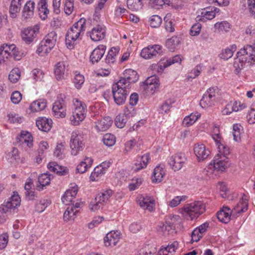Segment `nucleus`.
<instances>
[{
    "mask_svg": "<svg viewBox=\"0 0 255 255\" xmlns=\"http://www.w3.org/2000/svg\"><path fill=\"white\" fill-rule=\"evenodd\" d=\"M255 63V42L253 44L245 46L237 53V57L235 59L234 67L236 74L248 66Z\"/></svg>",
    "mask_w": 255,
    "mask_h": 255,
    "instance_id": "f257e3e1",
    "label": "nucleus"
},
{
    "mask_svg": "<svg viewBox=\"0 0 255 255\" xmlns=\"http://www.w3.org/2000/svg\"><path fill=\"white\" fill-rule=\"evenodd\" d=\"M86 19L81 18L69 29L66 35V44L69 48H72L74 42L82 39L86 28Z\"/></svg>",
    "mask_w": 255,
    "mask_h": 255,
    "instance_id": "f03ea898",
    "label": "nucleus"
},
{
    "mask_svg": "<svg viewBox=\"0 0 255 255\" xmlns=\"http://www.w3.org/2000/svg\"><path fill=\"white\" fill-rule=\"evenodd\" d=\"M205 209V206L201 201H195L185 205L181 213L185 218L192 220L202 214Z\"/></svg>",
    "mask_w": 255,
    "mask_h": 255,
    "instance_id": "7ed1b4c3",
    "label": "nucleus"
},
{
    "mask_svg": "<svg viewBox=\"0 0 255 255\" xmlns=\"http://www.w3.org/2000/svg\"><path fill=\"white\" fill-rule=\"evenodd\" d=\"M73 104L75 106V110L70 117V121L72 125L77 126L85 118L87 106L85 103L77 99L74 100Z\"/></svg>",
    "mask_w": 255,
    "mask_h": 255,
    "instance_id": "20e7f679",
    "label": "nucleus"
},
{
    "mask_svg": "<svg viewBox=\"0 0 255 255\" xmlns=\"http://www.w3.org/2000/svg\"><path fill=\"white\" fill-rule=\"evenodd\" d=\"M57 40V34L55 31L49 33L39 44L37 53L41 56L48 53L54 47Z\"/></svg>",
    "mask_w": 255,
    "mask_h": 255,
    "instance_id": "39448f33",
    "label": "nucleus"
},
{
    "mask_svg": "<svg viewBox=\"0 0 255 255\" xmlns=\"http://www.w3.org/2000/svg\"><path fill=\"white\" fill-rule=\"evenodd\" d=\"M121 83V82H117L112 86V94L114 101L119 106L125 103L130 89Z\"/></svg>",
    "mask_w": 255,
    "mask_h": 255,
    "instance_id": "423d86ee",
    "label": "nucleus"
},
{
    "mask_svg": "<svg viewBox=\"0 0 255 255\" xmlns=\"http://www.w3.org/2000/svg\"><path fill=\"white\" fill-rule=\"evenodd\" d=\"M218 95V89L217 87L209 88L206 93L204 94L200 100V105L203 108L210 107L215 105L217 97Z\"/></svg>",
    "mask_w": 255,
    "mask_h": 255,
    "instance_id": "0eeeda50",
    "label": "nucleus"
},
{
    "mask_svg": "<svg viewBox=\"0 0 255 255\" xmlns=\"http://www.w3.org/2000/svg\"><path fill=\"white\" fill-rule=\"evenodd\" d=\"M219 152V153L214 157L213 163H210L208 168L224 171L229 166L228 158L226 157L228 154Z\"/></svg>",
    "mask_w": 255,
    "mask_h": 255,
    "instance_id": "6e6552de",
    "label": "nucleus"
},
{
    "mask_svg": "<svg viewBox=\"0 0 255 255\" xmlns=\"http://www.w3.org/2000/svg\"><path fill=\"white\" fill-rule=\"evenodd\" d=\"M179 219V216L175 215L172 216L169 220H167L165 223L163 222L159 223L157 228L158 232L164 235L172 234L176 229V226Z\"/></svg>",
    "mask_w": 255,
    "mask_h": 255,
    "instance_id": "1a4fd4ad",
    "label": "nucleus"
},
{
    "mask_svg": "<svg viewBox=\"0 0 255 255\" xmlns=\"http://www.w3.org/2000/svg\"><path fill=\"white\" fill-rule=\"evenodd\" d=\"M113 194L111 189L104 191L99 193L95 198L94 201H92L90 204V209L92 211H96L102 207L106 203Z\"/></svg>",
    "mask_w": 255,
    "mask_h": 255,
    "instance_id": "9d476101",
    "label": "nucleus"
},
{
    "mask_svg": "<svg viewBox=\"0 0 255 255\" xmlns=\"http://www.w3.org/2000/svg\"><path fill=\"white\" fill-rule=\"evenodd\" d=\"M20 201L18 194L14 193L7 202L0 206V212L2 213H11L20 206Z\"/></svg>",
    "mask_w": 255,
    "mask_h": 255,
    "instance_id": "9b49d317",
    "label": "nucleus"
},
{
    "mask_svg": "<svg viewBox=\"0 0 255 255\" xmlns=\"http://www.w3.org/2000/svg\"><path fill=\"white\" fill-rule=\"evenodd\" d=\"M65 99L64 94H60L53 104L52 111L57 118H64L66 116Z\"/></svg>",
    "mask_w": 255,
    "mask_h": 255,
    "instance_id": "f8f14e48",
    "label": "nucleus"
},
{
    "mask_svg": "<svg viewBox=\"0 0 255 255\" xmlns=\"http://www.w3.org/2000/svg\"><path fill=\"white\" fill-rule=\"evenodd\" d=\"M162 46L159 45H149L142 49L140 56L145 59L154 58L162 54Z\"/></svg>",
    "mask_w": 255,
    "mask_h": 255,
    "instance_id": "ddd939ff",
    "label": "nucleus"
},
{
    "mask_svg": "<svg viewBox=\"0 0 255 255\" xmlns=\"http://www.w3.org/2000/svg\"><path fill=\"white\" fill-rule=\"evenodd\" d=\"M82 139L81 135L78 134L76 132H72L70 139V147L72 155H77L79 151L84 148V145Z\"/></svg>",
    "mask_w": 255,
    "mask_h": 255,
    "instance_id": "4468645a",
    "label": "nucleus"
},
{
    "mask_svg": "<svg viewBox=\"0 0 255 255\" xmlns=\"http://www.w3.org/2000/svg\"><path fill=\"white\" fill-rule=\"evenodd\" d=\"M39 32V27L34 25L33 27L25 28L21 30V36L22 40L26 44H30L34 41Z\"/></svg>",
    "mask_w": 255,
    "mask_h": 255,
    "instance_id": "2eb2a0df",
    "label": "nucleus"
},
{
    "mask_svg": "<svg viewBox=\"0 0 255 255\" xmlns=\"http://www.w3.org/2000/svg\"><path fill=\"white\" fill-rule=\"evenodd\" d=\"M124 76L118 82H121L122 85L129 89L131 88V84L136 82L138 79L137 72L130 69L126 70L124 73Z\"/></svg>",
    "mask_w": 255,
    "mask_h": 255,
    "instance_id": "dca6fc26",
    "label": "nucleus"
},
{
    "mask_svg": "<svg viewBox=\"0 0 255 255\" xmlns=\"http://www.w3.org/2000/svg\"><path fill=\"white\" fill-rule=\"evenodd\" d=\"M186 161V158L184 153H178L170 157L168 162L171 168L176 171L182 168Z\"/></svg>",
    "mask_w": 255,
    "mask_h": 255,
    "instance_id": "f3484780",
    "label": "nucleus"
},
{
    "mask_svg": "<svg viewBox=\"0 0 255 255\" xmlns=\"http://www.w3.org/2000/svg\"><path fill=\"white\" fill-rule=\"evenodd\" d=\"M212 137L218 146L219 152L224 154L229 153V147L221 142L222 137L220 134L219 128L218 126H215L213 127L212 131Z\"/></svg>",
    "mask_w": 255,
    "mask_h": 255,
    "instance_id": "a211bd4d",
    "label": "nucleus"
},
{
    "mask_svg": "<svg viewBox=\"0 0 255 255\" xmlns=\"http://www.w3.org/2000/svg\"><path fill=\"white\" fill-rule=\"evenodd\" d=\"M137 201L139 206L144 210L152 212L155 210V200L150 196L139 195L137 197Z\"/></svg>",
    "mask_w": 255,
    "mask_h": 255,
    "instance_id": "6ab92c4d",
    "label": "nucleus"
},
{
    "mask_svg": "<svg viewBox=\"0 0 255 255\" xmlns=\"http://www.w3.org/2000/svg\"><path fill=\"white\" fill-rule=\"evenodd\" d=\"M159 81L155 75L151 76L147 78L143 85V88L149 94H153L155 90L158 87Z\"/></svg>",
    "mask_w": 255,
    "mask_h": 255,
    "instance_id": "aec40b11",
    "label": "nucleus"
},
{
    "mask_svg": "<svg viewBox=\"0 0 255 255\" xmlns=\"http://www.w3.org/2000/svg\"><path fill=\"white\" fill-rule=\"evenodd\" d=\"M248 207V197L243 194L240 201L234 206L231 211L232 216H235L236 214L246 212Z\"/></svg>",
    "mask_w": 255,
    "mask_h": 255,
    "instance_id": "412c9836",
    "label": "nucleus"
},
{
    "mask_svg": "<svg viewBox=\"0 0 255 255\" xmlns=\"http://www.w3.org/2000/svg\"><path fill=\"white\" fill-rule=\"evenodd\" d=\"M91 39L94 41H99L104 39L106 36L105 27L99 25L94 27L89 33Z\"/></svg>",
    "mask_w": 255,
    "mask_h": 255,
    "instance_id": "4be33fe9",
    "label": "nucleus"
},
{
    "mask_svg": "<svg viewBox=\"0 0 255 255\" xmlns=\"http://www.w3.org/2000/svg\"><path fill=\"white\" fill-rule=\"evenodd\" d=\"M194 152L199 161L205 160L209 156L210 151L203 144H195Z\"/></svg>",
    "mask_w": 255,
    "mask_h": 255,
    "instance_id": "5701e85b",
    "label": "nucleus"
},
{
    "mask_svg": "<svg viewBox=\"0 0 255 255\" xmlns=\"http://www.w3.org/2000/svg\"><path fill=\"white\" fill-rule=\"evenodd\" d=\"M120 235L118 231H111L104 238V243L107 247H114L119 242Z\"/></svg>",
    "mask_w": 255,
    "mask_h": 255,
    "instance_id": "b1692460",
    "label": "nucleus"
},
{
    "mask_svg": "<svg viewBox=\"0 0 255 255\" xmlns=\"http://www.w3.org/2000/svg\"><path fill=\"white\" fill-rule=\"evenodd\" d=\"M106 49L104 45H100L97 46L91 53L90 60L92 63L98 62L103 57Z\"/></svg>",
    "mask_w": 255,
    "mask_h": 255,
    "instance_id": "393cba45",
    "label": "nucleus"
},
{
    "mask_svg": "<svg viewBox=\"0 0 255 255\" xmlns=\"http://www.w3.org/2000/svg\"><path fill=\"white\" fill-rule=\"evenodd\" d=\"M36 125L40 130L47 132L52 127V121L44 117H40L36 120Z\"/></svg>",
    "mask_w": 255,
    "mask_h": 255,
    "instance_id": "a878e982",
    "label": "nucleus"
},
{
    "mask_svg": "<svg viewBox=\"0 0 255 255\" xmlns=\"http://www.w3.org/2000/svg\"><path fill=\"white\" fill-rule=\"evenodd\" d=\"M113 120L109 117H104L95 123V127L98 131H104L107 130L112 125Z\"/></svg>",
    "mask_w": 255,
    "mask_h": 255,
    "instance_id": "bb28decb",
    "label": "nucleus"
},
{
    "mask_svg": "<svg viewBox=\"0 0 255 255\" xmlns=\"http://www.w3.org/2000/svg\"><path fill=\"white\" fill-rule=\"evenodd\" d=\"M78 192V186L75 185L71 187V189L67 190L64 193L62 197V201L63 203L66 205L69 204L72 201V200L75 198Z\"/></svg>",
    "mask_w": 255,
    "mask_h": 255,
    "instance_id": "cd10ccee",
    "label": "nucleus"
},
{
    "mask_svg": "<svg viewBox=\"0 0 255 255\" xmlns=\"http://www.w3.org/2000/svg\"><path fill=\"white\" fill-rule=\"evenodd\" d=\"M66 62L62 61L57 63L55 66L54 74L57 80H61L64 79L66 67Z\"/></svg>",
    "mask_w": 255,
    "mask_h": 255,
    "instance_id": "c85d7f7f",
    "label": "nucleus"
},
{
    "mask_svg": "<svg viewBox=\"0 0 255 255\" xmlns=\"http://www.w3.org/2000/svg\"><path fill=\"white\" fill-rule=\"evenodd\" d=\"M48 169L56 173L59 175H65L68 173V169L64 166H60L55 162H50L47 165Z\"/></svg>",
    "mask_w": 255,
    "mask_h": 255,
    "instance_id": "c756f323",
    "label": "nucleus"
},
{
    "mask_svg": "<svg viewBox=\"0 0 255 255\" xmlns=\"http://www.w3.org/2000/svg\"><path fill=\"white\" fill-rule=\"evenodd\" d=\"M165 175V170L160 166H157L154 169L151 176L153 183H158L161 182Z\"/></svg>",
    "mask_w": 255,
    "mask_h": 255,
    "instance_id": "7c9ffc66",
    "label": "nucleus"
},
{
    "mask_svg": "<svg viewBox=\"0 0 255 255\" xmlns=\"http://www.w3.org/2000/svg\"><path fill=\"white\" fill-rule=\"evenodd\" d=\"M149 159L150 156L148 154H145L142 155L139 158V160H136V162L132 166V170L135 172H137L146 167Z\"/></svg>",
    "mask_w": 255,
    "mask_h": 255,
    "instance_id": "2f4dec72",
    "label": "nucleus"
},
{
    "mask_svg": "<svg viewBox=\"0 0 255 255\" xmlns=\"http://www.w3.org/2000/svg\"><path fill=\"white\" fill-rule=\"evenodd\" d=\"M19 142L23 145H26L30 148L33 146V137L31 134L26 131H22L20 137L18 138Z\"/></svg>",
    "mask_w": 255,
    "mask_h": 255,
    "instance_id": "473e14b6",
    "label": "nucleus"
},
{
    "mask_svg": "<svg viewBox=\"0 0 255 255\" xmlns=\"http://www.w3.org/2000/svg\"><path fill=\"white\" fill-rule=\"evenodd\" d=\"M231 209L226 207L224 209L219 211L217 213V217L218 219L221 222L224 223H227L230 220L231 216H232Z\"/></svg>",
    "mask_w": 255,
    "mask_h": 255,
    "instance_id": "72a5a7b5",
    "label": "nucleus"
},
{
    "mask_svg": "<svg viewBox=\"0 0 255 255\" xmlns=\"http://www.w3.org/2000/svg\"><path fill=\"white\" fill-rule=\"evenodd\" d=\"M5 158L10 163H19L20 161L19 151L16 148L13 147L11 151L6 153Z\"/></svg>",
    "mask_w": 255,
    "mask_h": 255,
    "instance_id": "f704fd0d",
    "label": "nucleus"
},
{
    "mask_svg": "<svg viewBox=\"0 0 255 255\" xmlns=\"http://www.w3.org/2000/svg\"><path fill=\"white\" fill-rule=\"evenodd\" d=\"M34 5V2L31 1H28L26 3L22 11V17L23 18L28 19L33 16Z\"/></svg>",
    "mask_w": 255,
    "mask_h": 255,
    "instance_id": "c9c22d12",
    "label": "nucleus"
},
{
    "mask_svg": "<svg viewBox=\"0 0 255 255\" xmlns=\"http://www.w3.org/2000/svg\"><path fill=\"white\" fill-rule=\"evenodd\" d=\"M93 160L91 157H86L84 160L81 161L77 166L76 170L80 173L85 172L88 168H90Z\"/></svg>",
    "mask_w": 255,
    "mask_h": 255,
    "instance_id": "e433bc0d",
    "label": "nucleus"
},
{
    "mask_svg": "<svg viewBox=\"0 0 255 255\" xmlns=\"http://www.w3.org/2000/svg\"><path fill=\"white\" fill-rule=\"evenodd\" d=\"M220 9L217 7H207L201 13L202 19L211 20L215 17L216 13H218Z\"/></svg>",
    "mask_w": 255,
    "mask_h": 255,
    "instance_id": "4c0bfd02",
    "label": "nucleus"
},
{
    "mask_svg": "<svg viewBox=\"0 0 255 255\" xmlns=\"http://www.w3.org/2000/svg\"><path fill=\"white\" fill-rule=\"evenodd\" d=\"M46 106V102L44 99H39L33 102L30 109L32 112H37L44 110Z\"/></svg>",
    "mask_w": 255,
    "mask_h": 255,
    "instance_id": "58836bf2",
    "label": "nucleus"
},
{
    "mask_svg": "<svg viewBox=\"0 0 255 255\" xmlns=\"http://www.w3.org/2000/svg\"><path fill=\"white\" fill-rule=\"evenodd\" d=\"M168 67L165 61V58L161 59L157 63L153 64L150 66V69L153 72L161 74L165 68Z\"/></svg>",
    "mask_w": 255,
    "mask_h": 255,
    "instance_id": "ea45409f",
    "label": "nucleus"
},
{
    "mask_svg": "<svg viewBox=\"0 0 255 255\" xmlns=\"http://www.w3.org/2000/svg\"><path fill=\"white\" fill-rule=\"evenodd\" d=\"M214 28L216 32H227L230 29V24L227 21L218 22L214 24Z\"/></svg>",
    "mask_w": 255,
    "mask_h": 255,
    "instance_id": "a19ab883",
    "label": "nucleus"
},
{
    "mask_svg": "<svg viewBox=\"0 0 255 255\" xmlns=\"http://www.w3.org/2000/svg\"><path fill=\"white\" fill-rule=\"evenodd\" d=\"M78 212V210L74 211V208L73 206L68 207L63 215L64 221L68 222L74 220Z\"/></svg>",
    "mask_w": 255,
    "mask_h": 255,
    "instance_id": "79ce46f5",
    "label": "nucleus"
},
{
    "mask_svg": "<svg viewBox=\"0 0 255 255\" xmlns=\"http://www.w3.org/2000/svg\"><path fill=\"white\" fill-rule=\"evenodd\" d=\"M236 50V45H233L230 47L223 50L221 53L220 54L219 57L225 60H228L233 56V53Z\"/></svg>",
    "mask_w": 255,
    "mask_h": 255,
    "instance_id": "37998d69",
    "label": "nucleus"
},
{
    "mask_svg": "<svg viewBox=\"0 0 255 255\" xmlns=\"http://www.w3.org/2000/svg\"><path fill=\"white\" fill-rule=\"evenodd\" d=\"M200 117L198 113L195 114L192 113L189 116L186 117L183 122L182 124L185 127H189L193 125L197 119Z\"/></svg>",
    "mask_w": 255,
    "mask_h": 255,
    "instance_id": "c03bdc74",
    "label": "nucleus"
},
{
    "mask_svg": "<svg viewBox=\"0 0 255 255\" xmlns=\"http://www.w3.org/2000/svg\"><path fill=\"white\" fill-rule=\"evenodd\" d=\"M164 20L165 21V28L170 32H173L175 30L174 20L171 18V14L167 13L164 17Z\"/></svg>",
    "mask_w": 255,
    "mask_h": 255,
    "instance_id": "a18cd8bd",
    "label": "nucleus"
},
{
    "mask_svg": "<svg viewBox=\"0 0 255 255\" xmlns=\"http://www.w3.org/2000/svg\"><path fill=\"white\" fill-rule=\"evenodd\" d=\"M141 0H127V6L131 11H138L142 9Z\"/></svg>",
    "mask_w": 255,
    "mask_h": 255,
    "instance_id": "49530a36",
    "label": "nucleus"
},
{
    "mask_svg": "<svg viewBox=\"0 0 255 255\" xmlns=\"http://www.w3.org/2000/svg\"><path fill=\"white\" fill-rule=\"evenodd\" d=\"M180 42V37L176 36H173L166 40V46L170 51H174Z\"/></svg>",
    "mask_w": 255,
    "mask_h": 255,
    "instance_id": "de8ad7c7",
    "label": "nucleus"
},
{
    "mask_svg": "<svg viewBox=\"0 0 255 255\" xmlns=\"http://www.w3.org/2000/svg\"><path fill=\"white\" fill-rule=\"evenodd\" d=\"M119 52L118 47H112L108 52L106 58V62L108 64L114 63L116 60V56Z\"/></svg>",
    "mask_w": 255,
    "mask_h": 255,
    "instance_id": "09e8293b",
    "label": "nucleus"
},
{
    "mask_svg": "<svg viewBox=\"0 0 255 255\" xmlns=\"http://www.w3.org/2000/svg\"><path fill=\"white\" fill-rule=\"evenodd\" d=\"M15 47L14 44L3 45L0 48V55H1L2 57L5 56V57L7 58L8 56L11 55V53Z\"/></svg>",
    "mask_w": 255,
    "mask_h": 255,
    "instance_id": "8fccbe9b",
    "label": "nucleus"
},
{
    "mask_svg": "<svg viewBox=\"0 0 255 255\" xmlns=\"http://www.w3.org/2000/svg\"><path fill=\"white\" fill-rule=\"evenodd\" d=\"M51 180L50 175L47 173H43L38 177V181L41 187H43L49 184Z\"/></svg>",
    "mask_w": 255,
    "mask_h": 255,
    "instance_id": "3c124183",
    "label": "nucleus"
},
{
    "mask_svg": "<svg viewBox=\"0 0 255 255\" xmlns=\"http://www.w3.org/2000/svg\"><path fill=\"white\" fill-rule=\"evenodd\" d=\"M162 18L158 15H152L149 19L150 26L153 28L159 27L162 23Z\"/></svg>",
    "mask_w": 255,
    "mask_h": 255,
    "instance_id": "603ef678",
    "label": "nucleus"
},
{
    "mask_svg": "<svg viewBox=\"0 0 255 255\" xmlns=\"http://www.w3.org/2000/svg\"><path fill=\"white\" fill-rule=\"evenodd\" d=\"M103 141L106 146H112L116 142V138L114 135L111 133H107L104 135Z\"/></svg>",
    "mask_w": 255,
    "mask_h": 255,
    "instance_id": "864d4df0",
    "label": "nucleus"
},
{
    "mask_svg": "<svg viewBox=\"0 0 255 255\" xmlns=\"http://www.w3.org/2000/svg\"><path fill=\"white\" fill-rule=\"evenodd\" d=\"M105 172H104L103 167L97 166L94 168V171L92 172L90 177V179L93 181H96L99 177L101 176Z\"/></svg>",
    "mask_w": 255,
    "mask_h": 255,
    "instance_id": "5fc2aeb1",
    "label": "nucleus"
},
{
    "mask_svg": "<svg viewBox=\"0 0 255 255\" xmlns=\"http://www.w3.org/2000/svg\"><path fill=\"white\" fill-rule=\"evenodd\" d=\"M51 202L49 200H42L36 205L35 210L39 213H41L49 205Z\"/></svg>",
    "mask_w": 255,
    "mask_h": 255,
    "instance_id": "6e6d98bb",
    "label": "nucleus"
},
{
    "mask_svg": "<svg viewBox=\"0 0 255 255\" xmlns=\"http://www.w3.org/2000/svg\"><path fill=\"white\" fill-rule=\"evenodd\" d=\"M20 77V72L18 69H13L8 75V79L12 83H15L18 81Z\"/></svg>",
    "mask_w": 255,
    "mask_h": 255,
    "instance_id": "4d7b16f0",
    "label": "nucleus"
},
{
    "mask_svg": "<svg viewBox=\"0 0 255 255\" xmlns=\"http://www.w3.org/2000/svg\"><path fill=\"white\" fill-rule=\"evenodd\" d=\"M64 148L65 146L63 143H58L55 149V151L54 152V155L59 158H63L64 157V155L63 153Z\"/></svg>",
    "mask_w": 255,
    "mask_h": 255,
    "instance_id": "13d9d810",
    "label": "nucleus"
},
{
    "mask_svg": "<svg viewBox=\"0 0 255 255\" xmlns=\"http://www.w3.org/2000/svg\"><path fill=\"white\" fill-rule=\"evenodd\" d=\"M115 122L118 128H122L125 126L127 122V119L124 115L120 114L116 117Z\"/></svg>",
    "mask_w": 255,
    "mask_h": 255,
    "instance_id": "bf43d9fd",
    "label": "nucleus"
},
{
    "mask_svg": "<svg viewBox=\"0 0 255 255\" xmlns=\"http://www.w3.org/2000/svg\"><path fill=\"white\" fill-rule=\"evenodd\" d=\"M241 128H242V127L240 125L236 124L233 126V135L234 136V139L236 141H239L240 139Z\"/></svg>",
    "mask_w": 255,
    "mask_h": 255,
    "instance_id": "052dcab7",
    "label": "nucleus"
},
{
    "mask_svg": "<svg viewBox=\"0 0 255 255\" xmlns=\"http://www.w3.org/2000/svg\"><path fill=\"white\" fill-rule=\"evenodd\" d=\"M85 81L84 77L79 73L76 74L74 79V83L75 86L77 89H80L82 85L83 84Z\"/></svg>",
    "mask_w": 255,
    "mask_h": 255,
    "instance_id": "680f3d73",
    "label": "nucleus"
},
{
    "mask_svg": "<svg viewBox=\"0 0 255 255\" xmlns=\"http://www.w3.org/2000/svg\"><path fill=\"white\" fill-rule=\"evenodd\" d=\"M74 9V0H65L64 11L67 15L72 13Z\"/></svg>",
    "mask_w": 255,
    "mask_h": 255,
    "instance_id": "e2e57ef3",
    "label": "nucleus"
},
{
    "mask_svg": "<svg viewBox=\"0 0 255 255\" xmlns=\"http://www.w3.org/2000/svg\"><path fill=\"white\" fill-rule=\"evenodd\" d=\"M186 199V196H176L173 198L169 203V206L172 208L178 206L182 201H184Z\"/></svg>",
    "mask_w": 255,
    "mask_h": 255,
    "instance_id": "0e129e2a",
    "label": "nucleus"
},
{
    "mask_svg": "<svg viewBox=\"0 0 255 255\" xmlns=\"http://www.w3.org/2000/svg\"><path fill=\"white\" fill-rule=\"evenodd\" d=\"M182 58L180 55H176L172 58L169 59H165V61L168 67L172 64L178 63H180L182 61Z\"/></svg>",
    "mask_w": 255,
    "mask_h": 255,
    "instance_id": "69168bd1",
    "label": "nucleus"
},
{
    "mask_svg": "<svg viewBox=\"0 0 255 255\" xmlns=\"http://www.w3.org/2000/svg\"><path fill=\"white\" fill-rule=\"evenodd\" d=\"M142 179L140 178H133L131 183L129 184V189L133 191L137 188L142 183Z\"/></svg>",
    "mask_w": 255,
    "mask_h": 255,
    "instance_id": "338daca9",
    "label": "nucleus"
},
{
    "mask_svg": "<svg viewBox=\"0 0 255 255\" xmlns=\"http://www.w3.org/2000/svg\"><path fill=\"white\" fill-rule=\"evenodd\" d=\"M175 251L174 249L171 247V246H168L164 249L159 251L158 253V255H172Z\"/></svg>",
    "mask_w": 255,
    "mask_h": 255,
    "instance_id": "774afa93",
    "label": "nucleus"
}]
</instances>
